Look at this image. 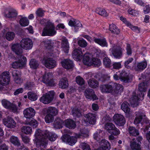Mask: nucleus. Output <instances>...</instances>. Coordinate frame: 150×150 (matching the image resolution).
<instances>
[{
    "mask_svg": "<svg viewBox=\"0 0 150 150\" xmlns=\"http://www.w3.org/2000/svg\"><path fill=\"white\" fill-rule=\"evenodd\" d=\"M35 137L34 142L37 146L43 149L46 147L48 139L51 141H54L57 136L55 133L50 132L47 130L42 131L38 129L35 132Z\"/></svg>",
    "mask_w": 150,
    "mask_h": 150,
    "instance_id": "f257e3e1",
    "label": "nucleus"
},
{
    "mask_svg": "<svg viewBox=\"0 0 150 150\" xmlns=\"http://www.w3.org/2000/svg\"><path fill=\"white\" fill-rule=\"evenodd\" d=\"M57 33L54 24L50 22L47 23L43 29L42 35V36H53Z\"/></svg>",
    "mask_w": 150,
    "mask_h": 150,
    "instance_id": "f03ea898",
    "label": "nucleus"
},
{
    "mask_svg": "<svg viewBox=\"0 0 150 150\" xmlns=\"http://www.w3.org/2000/svg\"><path fill=\"white\" fill-rule=\"evenodd\" d=\"M111 50L112 55L115 58L119 59L121 58L124 49L120 46L114 44Z\"/></svg>",
    "mask_w": 150,
    "mask_h": 150,
    "instance_id": "7ed1b4c3",
    "label": "nucleus"
},
{
    "mask_svg": "<svg viewBox=\"0 0 150 150\" xmlns=\"http://www.w3.org/2000/svg\"><path fill=\"white\" fill-rule=\"evenodd\" d=\"M136 117L134 120V123L135 124H139L143 119V122L147 124L149 123L150 127V121L146 117L145 114L141 112L138 111L135 112Z\"/></svg>",
    "mask_w": 150,
    "mask_h": 150,
    "instance_id": "20e7f679",
    "label": "nucleus"
},
{
    "mask_svg": "<svg viewBox=\"0 0 150 150\" xmlns=\"http://www.w3.org/2000/svg\"><path fill=\"white\" fill-rule=\"evenodd\" d=\"M18 59H16L12 64V67L15 69L23 67L25 63L26 60V58L22 55L18 56Z\"/></svg>",
    "mask_w": 150,
    "mask_h": 150,
    "instance_id": "39448f33",
    "label": "nucleus"
},
{
    "mask_svg": "<svg viewBox=\"0 0 150 150\" xmlns=\"http://www.w3.org/2000/svg\"><path fill=\"white\" fill-rule=\"evenodd\" d=\"M114 78L116 80H120L122 82L126 83L130 82V79L129 74L125 70H122L118 76L117 74H115L113 76Z\"/></svg>",
    "mask_w": 150,
    "mask_h": 150,
    "instance_id": "423d86ee",
    "label": "nucleus"
},
{
    "mask_svg": "<svg viewBox=\"0 0 150 150\" xmlns=\"http://www.w3.org/2000/svg\"><path fill=\"white\" fill-rule=\"evenodd\" d=\"M54 94L53 91L48 92L40 98V101L45 104H49L53 100Z\"/></svg>",
    "mask_w": 150,
    "mask_h": 150,
    "instance_id": "0eeeda50",
    "label": "nucleus"
},
{
    "mask_svg": "<svg viewBox=\"0 0 150 150\" xmlns=\"http://www.w3.org/2000/svg\"><path fill=\"white\" fill-rule=\"evenodd\" d=\"M41 62L47 68L50 69L54 68L57 65L56 61L51 58L44 57L42 60Z\"/></svg>",
    "mask_w": 150,
    "mask_h": 150,
    "instance_id": "6e6552de",
    "label": "nucleus"
},
{
    "mask_svg": "<svg viewBox=\"0 0 150 150\" xmlns=\"http://www.w3.org/2000/svg\"><path fill=\"white\" fill-rule=\"evenodd\" d=\"M21 47L25 50H30L33 46L32 40L28 38H24L21 40L20 42Z\"/></svg>",
    "mask_w": 150,
    "mask_h": 150,
    "instance_id": "1a4fd4ad",
    "label": "nucleus"
},
{
    "mask_svg": "<svg viewBox=\"0 0 150 150\" xmlns=\"http://www.w3.org/2000/svg\"><path fill=\"white\" fill-rule=\"evenodd\" d=\"M114 85L113 83L101 85L100 86V90L103 93H111L112 94Z\"/></svg>",
    "mask_w": 150,
    "mask_h": 150,
    "instance_id": "9d476101",
    "label": "nucleus"
},
{
    "mask_svg": "<svg viewBox=\"0 0 150 150\" xmlns=\"http://www.w3.org/2000/svg\"><path fill=\"white\" fill-rule=\"evenodd\" d=\"M77 138L75 137L70 136L67 134H64L61 137V139L63 142H67L71 145L74 144L77 142Z\"/></svg>",
    "mask_w": 150,
    "mask_h": 150,
    "instance_id": "9b49d317",
    "label": "nucleus"
},
{
    "mask_svg": "<svg viewBox=\"0 0 150 150\" xmlns=\"http://www.w3.org/2000/svg\"><path fill=\"white\" fill-rule=\"evenodd\" d=\"M42 81L49 86L53 85L54 81L52 73L50 72L45 73L43 76Z\"/></svg>",
    "mask_w": 150,
    "mask_h": 150,
    "instance_id": "f8f14e48",
    "label": "nucleus"
},
{
    "mask_svg": "<svg viewBox=\"0 0 150 150\" xmlns=\"http://www.w3.org/2000/svg\"><path fill=\"white\" fill-rule=\"evenodd\" d=\"M115 123L119 126H122L125 124L126 121L124 117L119 114L115 115L113 117Z\"/></svg>",
    "mask_w": 150,
    "mask_h": 150,
    "instance_id": "ddd939ff",
    "label": "nucleus"
},
{
    "mask_svg": "<svg viewBox=\"0 0 150 150\" xmlns=\"http://www.w3.org/2000/svg\"><path fill=\"white\" fill-rule=\"evenodd\" d=\"M10 81V77L9 72H4L0 75V82L3 86L8 83Z\"/></svg>",
    "mask_w": 150,
    "mask_h": 150,
    "instance_id": "4468645a",
    "label": "nucleus"
},
{
    "mask_svg": "<svg viewBox=\"0 0 150 150\" xmlns=\"http://www.w3.org/2000/svg\"><path fill=\"white\" fill-rule=\"evenodd\" d=\"M139 95L136 94L135 92H133L132 97L130 99V100L131 104H135L137 103L138 101L140 99L142 100L143 99L144 96V93L141 92L139 93Z\"/></svg>",
    "mask_w": 150,
    "mask_h": 150,
    "instance_id": "2eb2a0df",
    "label": "nucleus"
},
{
    "mask_svg": "<svg viewBox=\"0 0 150 150\" xmlns=\"http://www.w3.org/2000/svg\"><path fill=\"white\" fill-rule=\"evenodd\" d=\"M84 95L86 98L95 100L98 99L96 96L93 90L90 88L86 89L84 92Z\"/></svg>",
    "mask_w": 150,
    "mask_h": 150,
    "instance_id": "dca6fc26",
    "label": "nucleus"
},
{
    "mask_svg": "<svg viewBox=\"0 0 150 150\" xmlns=\"http://www.w3.org/2000/svg\"><path fill=\"white\" fill-rule=\"evenodd\" d=\"M4 124L7 127L13 128L15 127L16 123L13 119L11 117H8L3 120Z\"/></svg>",
    "mask_w": 150,
    "mask_h": 150,
    "instance_id": "f3484780",
    "label": "nucleus"
},
{
    "mask_svg": "<svg viewBox=\"0 0 150 150\" xmlns=\"http://www.w3.org/2000/svg\"><path fill=\"white\" fill-rule=\"evenodd\" d=\"M14 80L16 83L19 84L22 83L23 80L21 79V72L19 71L15 70L12 72Z\"/></svg>",
    "mask_w": 150,
    "mask_h": 150,
    "instance_id": "a211bd4d",
    "label": "nucleus"
},
{
    "mask_svg": "<svg viewBox=\"0 0 150 150\" xmlns=\"http://www.w3.org/2000/svg\"><path fill=\"white\" fill-rule=\"evenodd\" d=\"M35 112L34 109L31 107L26 108L23 111L24 117L29 119L33 117L35 115Z\"/></svg>",
    "mask_w": 150,
    "mask_h": 150,
    "instance_id": "6ab92c4d",
    "label": "nucleus"
},
{
    "mask_svg": "<svg viewBox=\"0 0 150 150\" xmlns=\"http://www.w3.org/2000/svg\"><path fill=\"white\" fill-rule=\"evenodd\" d=\"M93 58L90 54L84 53L83 59V63L87 66H91V64H92Z\"/></svg>",
    "mask_w": 150,
    "mask_h": 150,
    "instance_id": "aec40b11",
    "label": "nucleus"
},
{
    "mask_svg": "<svg viewBox=\"0 0 150 150\" xmlns=\"http://www.w3.org/2000/svg\"><path fill=\"white\" fill-rule=\"evenodd\" d=\"M84 54L81 49H75L72 52V56L74 59L79 60Z\"/></svg>",
    "mask_w": 150,
    "mask_h": 150,
    "instance_id": "412c9836",
    "label": "nucleus"
},
{
    "mask_svg": "<svg viewBox=\"0 0 150 150\" xmlns=\"http://www.w3.org/2000/svg\"><path fill=\"white\" fill-rule=\"evenodd\" d=\"M20 45V44L16 43L13 45L11 47L12 50L16 54L18 55V56L22 55V54L23 52V50Z\"/></svg>",
    "mask_w": 150,
    "mask_h": 150,
    "instance_id": "4be33fe9",
    "label": "nucleus"
},
{
    "mask_svg": "<svg viewBox=\"0 0 150 150\" xmlns=\"http://www.w3.org/2000/svg\"><path fill=\"white\" fill-rule=\"evenodd\" d=\"M113 84L115 86L113 89L112 94L117 95L123 91V88L121 84L115 83H113Z\"/></svg>",
    "mask_w": 150,
    "mask_h": 150,
    "instance_id": "5701e85b",
    "label": "nucleus"
},
{
    "mask_svg": "<svg viewBox=\"0 0 150 150\" xmlns=\"http://www.w3.org/2000/svg\"><path fill=\"white\" fill-rule=\"evenodd\" d=\"M134 138L130 142V146L132 150H141L140 144L137 143Z\"/></svg>",
    "mask_w": 150,
    "mask_h": 150,
    "instance_id": "b1692460",
    "label": "nucleus"
},
{
    "mask_svg": "<svg viewBox=\"0 0 150 150\" xmlns=\"http://www.w3.org/2000/svg\"><path fill=\"white\" fill-rule=\"evenodd\" d=\"M85 117L89 123L91 124H94L96 122V115L95 114L89 113L86 114Z\"/></svg>",
    "mask_w": 150,
    "mask_h": 150,
    "instance_id": "393cba45",
    "label": "nucleus"
},
{
    "mask_svg": "<svg viewBox=\"0 0 150 150\" xmlns=\"http://www.w3.org/2000/svg\"><path fill=\"white\" fill-rule=\"evenodd\" d=\"M61 47L65 52L66 53L68 52L69 46L68 40L65 38H63L62 40Z\"/></svg>",
    "mask_w": 150,
    "mask_h": 150,
    "instance_id": "a878e982",
    "label": "nucleus"
},
{
    "mask_svg": "<svg viewBox=\"0 0 150 150\" xmlns=\"http://www.w3.org/2000/svg\"><path fill=\"white\" fill-rule=\"evenodd\" d=\"M61 64L63 67L67 69H71L73 66L72 62L68 59H64L62 61Z\"/></svg>",
    "mask_w": 150,
    "mask_h": 150,
    "instance_id": "bb28decb",
    "label": "nucleus"
},
{
    "mask_svg": "<svg viewBox=\"0 0 150 150\" xmlns=\"http://www.w3.org/2000/svg\"><path fill=\"white\" fill-rule=\"evenodd\" d=\"M88 131L86 129L81 130L80 133L76 134L75 136L77 138H82L87 137L88 136Z\"/></svg>",
    "mask_w": 150,
    "mask_h": 150,
    "instance_id": "cd10ccee",
    "label": "nucleus"
},
{
    "mask_svg": "<svg viewBox=\"0 0 150 150\" xmlns=\"http://www.w3.org/2000/svg\"><path fill=\"white\" fill-rule=\"evenodd\" d=\"M101 147L103 150H109L110 148V144L109 142L105 139L102 140L100 142Z\"/></svg>",
    "mask_w": 150,
    "mask_h": 150,
    "instance_id": "c85d7f7f",
    "label": "nucleus"
},
{
    "mask_svg": "<svg viewBox=\"0 0 150 150\" xmlns=\"http://www.w3.org/2000/svg\"><path fill=\"white\" fill-rule=\"evenodd\" d=\"M65 124L66 126L70 129H74L76 127L75 122L71 119L65 120Z\"/></svg>",
    "mask_w": 150,
    "mask_h": 150,
    "instance_id": "c756f323",
    "label": "nucleus"
},
{
    "mask_svg": "<svg viewBox=\"0 0 150 150\" xmlns=\"http://www.w3.org/2000/svg\"><path fill=\"white\" fill-rule=\"evenodd\" d=\"M128 131L131 136L136 137L139 134L138 130L133 127L129 126L128 128Z\"/></svg>",
    "mask_w": 150,
    "mask_h": 150,
    "instance_id": "7c9ffc66",
    "label": "nucleus"
},
{
    "mask_svg": "<svg viewBox=\"0 0 150 150\" xmlns=\"http://www.w3.org/2000/svg\"><path fill=\"white\" fill-rule=\"evenodd\" d=\"M94 41L95 42L98 44L102 46H107V43L105 38L100 39L94 38Z\"/></svg>",
    "mask_w": 150,
    "mask_h": 150,
    "instance_id": "2f4dec72",
    "label": "nucleus"
},
{
    "mask_svg": "<svg viewBox=\"0 0 150 150\" xmlns=\"http://www.w3.org/2000/svg\"><path fill=\"white\" fill-rule=\"evenodd\" d=\"M68 85V81L67 79L66 78L62 79L59 81V87L62 89H65L67 88Z\"/></svg>",
    "mask_w": 150,
    "mask_h": 150,
    "instance_id": "473e14b6",
    "label": "nucleus"
},
{
    "mask_svg": "<svg viewBox=\"0 0 150 150\" xmlns=\"http://www.w3.org/2000/svg\"><path fill=\"white\" fill-rule=\"evenodd\" d=\"M147 65L146 62H141L137 64V67L135 68V70L137 71H141L144 69Z\"/></svg>",
    "mask_w": 150,
    "mask_h": 150,
    "instance_id": "72a5a7b5",
    "label": "nucleus"
},
{
    "mask_svg": "<svg viewBox=\"0 0 150 150\" xmlns=\"http://www.w3.org/2000/svg\"><path fill=\"white\" fill-rule=\"evenodd\" d=\"M88 83L89 86L92 88H96L98 87V83L97 80L94 79L92 78L88 81Z\"/></svg>",
    "mask_w": 150,
    "mask_h": 150,
    "instance_id": "f704fd0d",
    "label": "nucleus"
},
{
    "mask_svg": "<svg viewBox=\"0 0 150 150\" xmlns=\"http://www.w3.org/2000/svg\"><path fill=\"white\" fill-rule=\"evenodd\" d=\"M109 30L112 33L116 34H118L120 32L119 29L116 25L113 24L110 25Z\"/></svg>",
    "mask_w": 150,
    "mask_h": 150,
    "instance_id": "c9c22d12",
    "label": "nucleus"
},
{
    "mask_svg": "<svg viewBox=\"0 0 150 150\" xmlns=\"http://www.w3.org/2000/svg\"><path fill=\"white\" fill-rule=\"evenodd\" d=\"M63 122L59 118H57L55 120L53 123V126L56 129L60 128L62 127V125Z\"/></svg>",
    "mask_w": 150,
    "mask_h": 150,
    "instance_id": "e433bc0d",
    "label": "nucleus"
},
{
    "mask_svg": "<svg viewBox=\"0 0 150 150\" xmlns=\"http://www.w3.org/2000/svg\"><path fill=\"white\" fill-rule=\"evenodd\" d=\"M72 114L74 116L80 117L82 115V110L80 108H74L72 110Z\"/></svg>",
    "mask_w": 150,
    "mask_h": 150,
    "instance_id": "4c0bfd02",
    "label": "nucleus"
},
{
    "mask_svg": "<svg viewBox=\"0 0 150 150\" xmlns=\"http://www.w3.org/2000/svg\"><path fill=\"white\" fill-rule=\"evenodd\" d=\"M121 108L126 113H129L130 111L129 105L127 102L125 101L122 103L121 105Z\"/></svg>",
    "mask_w": 150,
    "mask_h": 150,
    "instance_id": "58836bf2",
    "label": "nucleus"
},
{
    "mask_svg": "<svg viewBox=\"0 0 150 150\" xmlns=\"http://www.w3.org/2000/svg\"><path fill=\"white\" fill-rule=\"evenodd\" d=\"M11 142L15 145L17 146L21 147V144L18 138L14 136H12L10 139Z\"/></svg>",
    "mask_w": 150,
    "mask_h": 150,
    "instance_id": "ea45409f",
    "label": "nucleus"
},
{
    "mask_svg": "<svg viewBox=\"0 0 150 150\" xmlns=\"http://www.w3.org/2000/svg\"><path fill=\"white\" fill-rule=\"evenodd\" d=\"M47 113L48 114L55 116L57 113V109L53 107H49L46 109Z\"/></svg>",
    "mask_w": 150,
    "mask_h": 150,
    "instance_id": "a19ab883",
    "label": "nucleus"
},
{
    "mask_svg": "<svg viewBox=\"0 0 150 150\" xmlns=\"http://www.w3.org/2000/svg\"><path fill=\"white\" fill-rule=\"evenodd\" d=\"M29 65L31 68L35 69L38 67V62L35 59H32L30 61Z\"/></svg>",
    "mask_w": 150,
    "mask_h": 150,
    "instance_id": "79ce46f5",
    "label": "nucleus"
},
{
    "mask_svg": "<svg viewBox=\"0 0 150 150\" xmlns=\"http://www.w3.org/2000/svg\"><path fill=\"white\" fill-rule=\"evenodd\" d=\"M96 12L98 14L103 17H106L108 15L106 10L103 9L98 8L96 9Z\"/></svg>",
    "mask_w": 150,
    "mask_h": 150,
    "instance_id": "37998d69",
    "label": "nucleus"
},
{
    "mask_svg": "<svg viewBox=\"0 0 150 150\" xmlns=\"http://www.w3.org/2000/svg\"><path fill=\"white\" fill-rule=\"evenodd\" d=\"M147 83L146 82H143L139 84V85L138 89L139 91L141 92H145L146 90Z\"/></svg>",
    "mask_w": 150,
    "mask_h": 150,
    "instance_id": "c03bdc74",
    "label": "nucleus"
},
{
    "mask_svg": "<svg viewBox=\"0 0 150 150\" xmlns=\"http://www.w3.org/2000/svg\"><path fill=\"white\" fill-rule=\"evenodd\" d=\"M91 66L95 67H99L101 64L100 60L97 58L93 57Z\"/></svg>",
    "mask_w": 150,
    "mask_h": 150,
    "instance_id": "a18cd8bd",
    "label": "nucleus"
},
{
    "mask_svg": "<svg viewBox=\"0 0 150 150\" xmlns=\"http://www.w3.org/2000/svg\"><path fill=\"white\" fill-rule=\"evenodd\" d=\"M5 37L7 40L11 41L14 39L15 37V34L12 32H8L6 33Z\"/></svg>",
    "mask_w": 150,
    "mask_h": 150,
    "instance_id": "49530a36",
    "label": "nucleus"
},
{
    "mask_svg": "<svg viewBox=\"0 0 150 150\" xmlns=\"http://www.w3.org/2000/svg\"><path fill=\"white\" fill-rule=\"evenodd\" d=\"M21 131L26 134H29L32 132V129L30 127L25 126L22 127Z\"/></svg>",
    "mask_w": 150,
    "mask_h": 150,
    "instance_id": "de8ad7c7",
    "label": "nucleus"
},
{
    "mask_svg": "<svg viewBox=\"0 0 150 150\" xmlns=\"http://www.w3.org/2000/svg\"><path fill=\"white\" fill-rule=\"evenodd\" d=\"M28 97L29 99L32 101H35L37 99V96L36 94L32 92H29L28 93Z\"/></svg>",
    "mask_w": 150,
    "mask_h": 150,
    "instance_id": "09e8293b",
    "label": "nucleus"
},
{
    "mask_svg": "<svg viewBox=\"0 0 150 150\" xmlns=\"http://www.w3.org/2000/svg\"><path fill=\"white\" fill-rule=\"evenodd\" d=\"M133 60L134 59L133 58H131L125 61V67L128 69H130L131 68H132L133 65L131 64V63Z\"/></svg>",
    "mask_w": 150,
    "mask_h": 150,
    "instance_id": "8fccbe9b",
    "label": "nucleus"
},
{
    "mask_svg": "<svg viewBox=\"0 0 150 150\" xmlns=\"http://www.w3.org/2000/svg\"><path fill=\"white\" fill-rule=\"evenodd\" d=\"M80 146L83 150H91L90 145L86 143L81 142Z\"/></svg>",
    "mask_w": 150,
    "mask_h": 150,
    "instance_id": "3c124183",
    "label": "nucleus"
},
{
    "mask_svg": "<svg viewBox=\"0 0 150 150\" xmlns=\"http://www.w3.org/2000/svg\"><path fill=\"white\" fill-rule=\"evenodd\" d=\"M115 125L111 123L107 122L105 125V128L107 130L109 131L110 132L112 130L115 128Z\"/></svg>",
    "mask_w": 150,
    "mask_h": 150,
    "instance_id": "603ef678",
    "label": "nucleus"
},
{
    "mask_svg": "<svg viewBox=\"0 0 150 150\" xmlns=\"http://www.w3.org/2000/svg\"><path fill=\"white\" fill-rule=\"evenodd\" d=\"M17 15V13L14 10L9 11L8 13L5 14V16L9 18H14Z\"/></svg>",
    "mask_w": 150,
    "mask_h": 150,
    "instance_id": "864d4df0",
    "label": "nucleus"
},
{
    "mask_svg": "<svg viewBox=\"0 0 150 150\" xmlns=\"http://www.w3.org/2000/svg\"><path fill=\"white\" fill-rule=\"evenodd\" d=\"M45 46L46 49L50 50L51 49L53 46V43L50 40H47L44 42Z\"/></svg>",
    "mask_w": 150,
    "mask_h": 150,
    "instance_id": "5fc2aeb1",
    "label": "nucleus"
},
{
    "mask_svg": "<svg viewBox=\"0 0 150 150\" xmlns=\"http://www.w3.org/2000/svg\"><path fill=\"white\" fill-rule=\"evenodd\" d=\"M103 63L104 65L106 67H110L111 66V60L108 57H105L104 58Z\"/></svg>",
    "mask_w": 150,
    "mask_h": 150,
    "instance_id": "6e6d98bb",
    "label": "nucleus"
},
{
    "mask_svg": "<svg viewBox=\"0 0 150 150\" xmlns=\"http://www.w3.org/2000/svg\"><path fill=\"white\" fill-rule=\"evenodd\" d=\"M54 120V116L51 115L47 114L45 117V120L47 123L52 122Z\"/></svg>",
    "mask_w": 150,
    "mask_h": 150,
    "instance_id": "4d7b16f0",
    "label": "nucleus"
},
{
    "mask_svg": "<svg viewBox=\"0 0 150 150\" xmlns=\"http://www.w3.org/2000/svg\"><path fill=\"white\" fill-rule=\"evenodd\" d=\"M20 23L22 26H26L28 24L29 21L27 18H23L20 20Z\"/></svg>",
    "mask_w": 150,
    "mask_h": 150,
    "instance_id": "13d9d810",
    "label": "nucleus"
},
{
    "mask_svg": "<svg viewBox=\"0 0 150 150\" xmlns=\"http://www.w3.org/2000/svg\"><path fill=\"white\" fill-rule=\"evenodd\" d=\"M127 26H128L132 30L135 31L137 33H139L140 32V29L137 26H134L132 25L129 22H127Z\"/></svg>",
    "mask_w": 150,
    "mask_h": 150,
    "instance_id": "bf43d9fd",
    "label": "nucleus"
},
{
    "mask_svg": "<svg viewBox=\"0 0 150 150\" xmlns=\"http://www.w3.org/2000/svg\"><path fill=\"white\" fill-rule=\"evenodd\" d=\"M1 102L2 105L4 108L7 109L9 108L11 103L5 99L3 100Z\"/></svg>",
    "mask_w": 150,
    "mask_h": 150,
    "instance_id": "052dcab7",
    "label": "nucleus"
},
{
    "mask_svg": "<svg viewBox=\"0 0 150 150\" xmlns=\"http://www.w3.org/2000/svg\"><path fill=\"white\" fill-rule=\"evenodd\" d=\"M78 43L79 45L81 47H86L87 45V42L83 39L78 40Z\"/></svg>",
    "mask_w": 150,
    "mask_h": 150,
    "instance_id": "680f3d73",
    "label": "nucleus"
},
{
    "mask_svg": "<svg viewBox=\"0 0 150 150\" xmlns=\"http://www.w3.org/2000/svg\"><path fill=\"white\" fill-rule=\"evenodd\" d=\"M76 80L77 83L80 85H82L84 84V80L80 76H79L77 77Z\"/></svg>",
    "mask_w": 150,
    "mask_h": 150,
    "instance_id": "e2e57ef3",
    "label": "nucleus"
},
{
    "mask_svg": "<svg viewBox=\"0 0 150 150\" xmlns=\"http://www.w3.org/2000/svg\"><path fill=\"white\" fill-rule=\"evenodd\" d=\"M8 109L11 110L14 112H16L18 108L16 104L13 103H11L9 108H8Z\"/></svg>",
    "mask_w": 150,
    "mask_h": 150,
    "instance_id": "0e129e2a",
    "label": "nucleus"
},
{
    "mask_svg": "<svg viewBox=\"0 0 150 150\" xmlns=\"http://www.w3.org/2000/svg\"><path fill=\"white\" fill-rule=\"evenodd\" d=\"M28 124L30 126H33L34 128H35L38 125L37 121L34 119L31 120Z\"/></svg>",
    "mask_w": 150,
    "mask_h": 150,
    "instance_id": "69168bd1",
    "label": "nucleus"
},
{
    "mask_svg": "<svg viewBox=\"0 0 150 150\" xmlns=\"http://www.w3.org/2000/svg\"><path fill=\"white\" fill-rule=\"evenodd\" d=\"M35 85L34 82L30 81L27 82L25 85V88L27 89L30 88L32 87H33Z\"/></svg>",
    "mask_w": 150,
    "mask_h": 150,
    "instance_id": "338daca9",
    "label": "nucleus"
},
{
    "mask_svg": "<svg viewBox=\"0 0 150 150\" xmlns=\"http://www.w3.org/2000/svg\"><path fill=\"white\" fill-rule=\"evenodd\" d=\"M110 133H111L112 134L116 136L120 134V131L115 126V128H113V129L112 130L111 132H110Z\"/></svg>",
    "mask_w": 150,
    "mask_h": 150,
    "instance_id": "774afa93",
    "label": "nucleus"
}]
</instances>
